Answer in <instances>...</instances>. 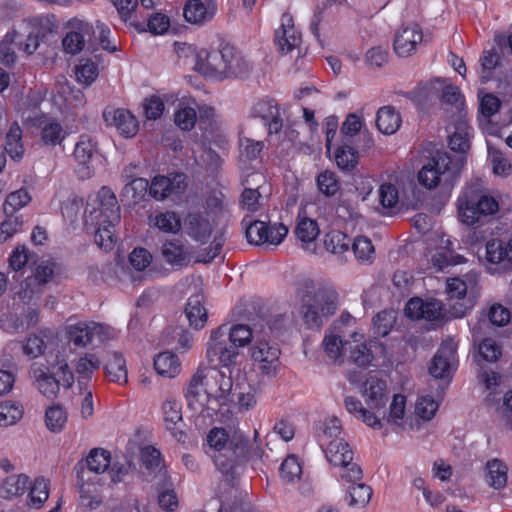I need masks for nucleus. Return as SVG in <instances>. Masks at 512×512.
<instances>
[{
	"instance_id": "f257e3e1",
	"label": "nucleus",
	"mask_w": 512,
	"mask_h": 512,
	"mask_svg": "<svg viewBox=\"0 0 512 512\" xmlns=\"http://www.w3.org/2000/svg\"><path fill=\"white\" fill-rule=\"evenodd\" d=\"M232 388L231 373L219 368H200L187 388L188 407L196 416L213 418L230 401Z\"/></svg>"
},
{
	"instance_id": "f03ea898",
	"label": "nucleus",
	"mask_w": 512,
	"mask_h": 512,
	"mask_svg": "<svg viewBox=\"0 0 512 512\" xmlns=\"http://www.w3.org/2000/svg\"><path fill=\"white\" fill-rule=\"evenodd\" d=\"M194 69L212 81L239 79L252 70L250 61L230 43H221L218 49L195 51Z\"/></svg>"
},
{
	"instance_id": "7ed1b4c3",
	"label": "nucleus",
	"mask_w": 512,
	"mask_h": 512,
	"mask_svg": "<svg viewBox=\"0 0 512 512\" xmlns=\"http://www.w3.org/2000/svg\"><path fill=\"white\" fill-rule=\"evenodd\" d=\"M206 453L213 459L217 469L231 481L249 453V442L241 433H228L224 428H213L207 435Z\"/></svg>"
},
{
	"instance_id": "20e7f679",
	"label": "nucleus",
	"mask_w": 512,
	"mask_h": 512,
	"mask_svg": "<svg viewBox=\"0 0 512 512\" xmlns=\"http://www.w3.org/2000/svg\"><path fill=\"white\" fill-rule=\"evenodd\" d=\"M53 28L54 24L48 16L40 15L22 20L0 43V63L10 66L15 62L16 55L11 43H15L27 55H32Z\"/></svg>"
},
{
	"instance_id": "39448f33",
	"label": "nucleus",
	"mask_w": 512,
	"mask_h": 512,
	"mask_svg": "<svg viewBox=\"0 0 512 512\" xmlns=\"http://www.w3.org/2000/svg\"><path fill=\"white\" fill-rule=\"evenodd\" d=\"M361 394L367 407H364L356 397L346 396L344 406L347 412L368 427L375 430L381 429L382 420L377 413L384 409L389 398L386 380L370 375L362 385Z\"/></svg>"
},
{
	"instance_id": "423d86ee",
	"label": "nucleus",
	"mask_w": 512,
	"mask_h": 512,
	"mask_svg": "<svg viewBox=\"0 0 512 512\" xmlns=\"http://www.w3.org/2000/svg\"><path fill=\"white\" fill-rule=\"evenodd\" d=\"M199 110V128L202 130L204 142L214 144L220 149L225 150L229 144L226 131L222 120L216 115L215 109L208 105H197L195 101L192 105L180 104L174 114L175 124L184 131H190L197 122V112Z\"/></svg>"
},
{
	"instance_id": "0eeeda50",
	"label": "nucleus",
	"mask_w": 512,
	"mask_h": 512,
	"mask_svg": "<svg viewBox=\"0 0 512 512\" xmlns=\"http://www.w3.org/2000/svg\"><path fill=\"white\" fill-rule=\"evenodd\" d=\"M459 221L469 227L482 224L499 211V202L486 193L479 180L467 184L457 198Z\"/></svg>"
},
{
	"instance_id": "6e6552de",
	"label": "nucleus",
	"mask_w": 512,
	"mask_h": 512,
	"mask_svg": "<svg viewBox=\"0 0 512 512\" xmlns=\"http://www.w3.org/2000/svg\"><path fill=\"white\" fill-rule=\"evenodd\" d=\"M336 309V293L330 289L317 288L303 294L299 313L308 328L318 329Z\"/></svg>"
},
{
	"instance_id": "1a4fd4ad",
	"label": "nucleus",
	"mask_w": 512,
	"mask_h": 512,
	"mask_svg": "<svg viewBox=\"0 0 512 512\" xmlns=\"http://www.w3.org/2000/svg\"><path fill=\"white\" fill-rule=\"evenodd\" d=\"M99 214L95 216L99 228L95 233L96 244L104 249H110L115 241L114 226L120 221V207L115 194L107 187L98 192Z\"/></svg>"
},
{
	"instance_id": "9d476101",
	"label": "nucleus",
	"mask_w": 512,
	"mask_h": 512,
	"mask_svg": "<svg viewBox=\"0 0 512 512\" xmlns=\"http://www.w3.org/2000/svg\"><path fill=\"white\" fill-rule=\"evenodd\" d=\"M339 355L333 357L326 355L333 362L342 363L345 359L359 368H368L373 365L377 343L366 338L362 332L349 333V337L342 339L337 345Z\"/></svg>"
},
{
	"instance_id": "9b49d317",
	"label": "nucleus",
	"mask_w": 512,
	"mask_h": 512,
	"mask_svg": "<svg viewBox=\"0 0 512 512\" xmlns=\"http://www.w3.org/2000/svg\"><path fill=\"white\" fill-rule=\"evenodd\" d=\"M459 172L458 165L446 152H437L418 172L420 185L434 189L441 183L450 184Z\"/></svg>"
},
{
	"instance_id": "f8f14e48",
	"label": "nucleus",
	"mask_w": 512,
	"mask_h": 512,
	"mask_svg": "<svg viewBox=\"0 0 512 512\" xmlns=\"http://www.w3.org/2000/svg\"><path fill=\"white\" fill-rule=\"evenodd\" d=\"M238 356V350L228 343L226 325H221L210 332L206 343V359L212 368L234 366Z\"/></svg>"
},
{
	"instance_id": "ddd939ff",
	"label": "nucleus",
	"mask_w": 512,
	"mask_h": 512,
	"mask_svg": "<svg viewBox=\"0 0 512 512\" xmlns=\"http://www.w3.org/2000/svg\"><path fill=\"white\" fill-rule=\"evenodd\" d=\"M288 234V228L282 223L267 224L255 220L246 227V238L255 245H279Z\"/></svg>"
},
{
	"instance_id": "4468645a",
	"label": "nucleus",
	"mask_w": 512,
	"mask_h": 512,
	"mask_svg": "<svg viewBox=\"0 0 512 512\" xmlns=\"http://www.w3.org/2000/svg\"><path fill=\"white\" fill-rule=\"evenodd\" d=\"M280 350L266 340L256 339L251 347V357L258 363L260 372L267 377L277 375L280 367Z\"/></svg>"
},
{
	"instance_id": "2eb2a0df",
	"label": "nucleus",
	"mask_w": 512,
	"mask_h": 512,
	"mask_svg": "<svg viewBox=\"0 0 512 512\" xmlns=\"http://www.w3.org/2000/svg\"><path fill=\"white\" fill-rule=\"evenodd\" d=\"M356 324V319L349 313H342L340 318L333 322L331 327L325 332L322 341V348L325 355L336 357L339 355L337 345L341 340L349 337V333L357 332L351 329Z\"/></svg>"
},
{
	"instance_id": "dca6fc26",
	"label": "nucleus",
	"mask_w": 512,
	"mask_h": 512,
	"mask_svg": "<svg viewBox=\"0 0 512 512\" xmlns=\"http://www.w3.org/2000/svg\"><path fill=\"white\" fill-rule=\"evenodd\" d=\"M457 343L449 338L442 342L429 367L430 374L439 379L451 376L457 367Z\"/></svg>"
},
{
	"instance_id": "f3484780",
	"label": "nucleus",
	"mask_w": 512,
	"mask_h": 512,
	"mask_svg": "<svg viewBox=\"0 0 512 512\" xmlns=\"http://www.w3.org/2000/svg\"><path fill=\"white\" fill-rule=\"evenodd\" d=\"M186 188V176L183 173L170 176L156 175L149 184V195L157 201H162L182 194Z\"/></svg>"
},
{
	"instance_id": "a211bd4d",
	"label": "nucleus",
	"mask_w": 512,
	"mask_h": 512,
	"mask_svg": "<svg viewBox=\"0 0 512 512\" xmlns=\"http://www.w3.org/2000/svg\"><path fill=\"white\" fill-rule=\"evenodd\" d=\"M29 377L33 386L46 398L57 397L60 384L55 375L50 371L49 366L43 362H33L29 368Z\"/></svg>"
},
{
	"instance_id": "6ab92c4d",
	"label": "nucleus",
	"mask_w": 512,
	"mask_h": 512,
	"mask_svg": "<svg viewBox=\"0 0 512 512\" xmlns=\"http://www.w3.org/2000/svg\"><path fill=\"white\" fill-rule=\"evenodd\" d=\"M219 223H213L211 217L203 214L200 210L190 211L184 218V229L193 240L204 244L212 234V231Z\"/></svg>"
},
{
	"instance_id": "aec40b11",
	"label": "nucleus",
	"mask_w": 512,
	"mask_h": 512,
	"mask_svg": "<svg viewBox=\"0 0 512 512\" xmlns=\"http://www.w3.org/2000/svg\"><path fill=\"white\" fill-rule=\"evenodd\" d=\"M294 234L297 241L301 243V247L305 250L310 249L320 235V226L317 220L308 215L305 206H301L298 209Z\"/></svg>"
},
{
	"instance_id": "412c9836",
	"label": "nucleus",
	"mask_w": 512,
	"mask_h": 512,
	"mask_svg": "<svg viewBox=\"0 0 512 512\" xmlns=\"http://www.w3.org/2000/svg\"><path fill=\"white\" fill-rule=\"evenodd\" d=\"M251 116L260 118L268 128V134H279L282 129V119L278 104L274 99L262 98L257 100L251 108Z\"/></svg>"
},
{
	"instance_id": "4be33fe9",
	"label": "nucleus",
	"mask_w": 512,
	"mask_h": 512,
	"mask_svg": "<svg viewBox=\"0 0 512 512\" xmlns=\"http://www.w3.org/2000/svg\"><path fill=\"white\" fill-rule=\"evenodd\" d=\"M302 42L301 33L295 28L292 16L285 13L281 24L275 31V43L282 54L299 49Z\"/></svg>"
},
{
	"instance_id": "5701e85b",
	"label": "nucleus",
	"mask_w": 512,
	"mask_h": 512,
	"mask_svg": "<svg viewBox=\"0 0 512 512\" xmlns=\"http://www.w3.org/2000/svg\"><path fill=\"white\" fill-rule=\"evenodd\" d=\"M405 314L411 319H424L430 322H439L443 316L440 302L435 299L424 301L418 297L407 302Z\"/></svg>"
},
{
	"instance_id": "b1692460",
	"label": "nucleus",
	"mask_w": 512,
	"mask_h": 512,
	"mask_svg": "<svg viewBox=\"0 0 512 512\" xmlns=\"http://www.w3.org/2000/svg\"><path fill=\"white\" fill-rule=\"evenodd\" d=\"M423 41V32L418 24H411L400 29L395 35L394 50L400 57L413 54Z\"/></svg>"
},
{
	"instance_id": "393cba45",
	"label": "nucleus",
	"mask_w": 512,
	"mask_h": 512,
	"mask_svg": "<svg viewBox=\"0 0 512 512\" xmlns=\"http://www.w3.org/2000/svg\"><path fill=\"white\" fill-rule=\"evenodd\" d=\"M103 118L107 125L115 127L126 138L135 136L138 131L135 116L126 109L107 108L103 112Z\"/></svg>"
},
{
	"instance_id": "a878e982",
	"label": "nucleus",
	"mask_w": 512,
	"mask_h": 512,
	"mask_svg": "<svg viewBox=\"0 0 512 512\" xmlns=\"http://www.w3.org/2000/svg\"><path fill=\"white\" fill-rule=\"evenodd\" d=\"M102 502L101 484L97 477L88 478L80 485L77 512H94Z\"/></svg>"
},
{
	"instance_id": "bb28decb",
	"label": "nucleus",
	"mask_w": 512,
	"mask_h": 512,
	"mask_svg": "<svg viewBox=\"0 0 512 512\" xmlns=\"http://www.w3.org/2000/svg\"><path fill=\"white\" fill-rule=\"evenodd\" d=\"M69 26L71 30L63 38L62 45L66 53L75 55L83 50L85 38L90 36L92 25L80 19H73Z\"/></svg>"
},
{
	"instance_id": "cd10ccee",
	"label": "nucleus",
	"mask_w": 512,
	"mask_h": 512,
	"mask_svg": "<svg viewBox=\"0 0 512 512\" xmlns=\"http://www.w3.org/2000/svg\"><path fill=\"white\" fill-rule=\"evenodd\" d=\"M96 143L89 135H81L74 149V157L78 163L77 174L81 179L90 178L93 169L90 160L95 152Z\"/></svg>"
},
{
	"instance_id": "c85d7f7f",
	"label": "nucleus",
	"mask_w": 512,
	"mask_h": 512,
	"mask_svg": "<svg viewBox=\"0 0 512 512\" xmlns=\"http://www.w3.org/2000/svg\"><path fill=\"white\" fill-rule=\"evenodd\" d=\"M216 14V5L211 0H188L183 8L185 20L194 25H204Z\"/></svg>"
},
{
	"instance_id": "c756f323",
	"label": "nucleus",
	"mask_w": 512,
	"mask_h": 512,
	"mask_svg": "<svg viewBox=\"0 0 512 512\" xmlns=\"http://www.w3.org/2000/svg\"><path fill=\"white\" fill-rule=\"evenodd\" d=\"M162 415L166 429L171 432L173 437L181 441L184 436L181 404L175 399H166L162 404Z\"/></svg>"
},
{
	"instance_id": "7c9ffc66",
	"label": "nucleus",
	"mask_w": 512,
	"mask_h": 512,
	"mask_svg": "<svg viewBox=\"0 0 512 512\" xmlns=\"http://www.w3.org/2000/svg\"><path fill=\"white\" fill-rule=\"evenodd\" d=\"M480 275L471 271L465 275V279L450 278L446 282V292L451 299H462L467 293L475 295L478 291Z\"/></svg>"
},
{
	"instance_id": "2f4dec72",
	"label": "nucleus",
	"mask_w": 512,
	"mask_h": 512,
	"mask_svg": "<svg viewBox=\"0 0 512 512\" xmlns=\"http://www.w3.org/2000/svg\"><path fill=\"white\" fill-rule=\"evenodd\" d=\"M432 265L439 271L448 266L463 263L464 257L453 253V242L449 237H441L440 246L431 258Z\"/></svg>"
},
{
	"instance_id": "473e14b6",
	"label": "nucleus",
	"mask_w": 512,
	"mask_h": 512,
	"mask_svg": "<svg viewBox=\"0 0 512 512\" xmlns=\"http://www.w3.org/2000/svg\"><path fill=\"white\" fill-rule=\"evenodd\" d=\"M161 254L164 261L173 267H183L190 262V253L180 240L166 241Z\"/></svg>"
},
{
	"instance_id": "72a5a7b5",
	"label": "nucleus",
	"mask_w": 512,
	"mask_h": 512,
	"mask_svg": "<svg viewBox=\"0 0 512 512\" xmlns=\"http://www.w3.org/2000/svg\"><path fill=\"white\" fill-rule=\"evenodd\" d=\"M184 313L190 327L195 330L202 329L208 320L207 310L203 303V296L200 294L190 296Z\"/></svg>"
},
{
	"instance_id": "f704fd0d",
	"label": "nucleus",
	"mask_w": 512,
	"mask_h": 512,
	"mask_svg": "<svg viewBox=\"0 0 512 512\" xmlns=\"http://www.w3.org/2000/svg\"><path fill=\"white\" fill-rule=\"evenodd\" d=\"M53 330L45 328L29 335L23 345V353L30 358H37L44 354L47 343L53 340Z\"/></svg>"
},
{
	"instance_id": "c9c22d12",
	"label": "nucleus",
	"mask_w": 512,
	"mask_h": 512,
	"mask_svg": "<svg viewBox=\"0 0 512 512\" xmlns=\"http://www.w3.org/2000/svg\"><path fill=\"white\" fill-rule=\"evenodd\" d=\"M30 485L31 482L27 475H10L0 483V497L5 499L19 497L27 491Z\"/></svg>"
},
{
	"instance_id": "e433bc0d",
	"label": "nucleus",
	"mask_w": 512,
	"mask_h": 512,
	"mask_svg": "<svg viewBox=\"0 0 512 512\" xmlns=\"http://www.w3.org/2000/svg\"><path fill=\"white\" fill-rule=\"evenodd\" d=\"M326 459L333 466H341L353 460V451L344 439H335L329 442L324 449Z\"/></svg>"
},
{
	"instance_id": "4c0bfd02",
	"label": "nucleus",
	"mask_w": 512,
	"mask_h": 512,
	"mask_svg": "<svg viewBox=\"0 0 512 512\" xmlns=\"http://www.w3.org/2000/svg\"><path fill=\"white\" fill-rule=\"evenodd\" d=\"M65 335L69 343L77 347H86L93 342L91 322L79 321L65 327Z\"/></svg>"
},
{
	"instance_id": "58836bf2",
	"label": "nucleus",
	"mask_w": 512,
	"mask_h": 512,
	"mask_svg": "<svg viewBox=\"0 0 512 512\" xmlns=\"http://www.w3.org/2000/svg\"><path fill=\"white\" fill-rule=\"evenodd\" d=\"M154 367L159 375L174 378L181 372V362L178 356L170 351L159 353L154 358Z\"/></svg>"
},
{
	"instance_id": "ea45409f",
	"label": "nucleus",
	"mask_w": 512,
	"mask_h": 512,
	"mask_svg": "<svg viewBox=\"0 0 512 512\" xmlns=\"http://www.w3.org/2000/svg\"><path fill=\"white\" fill-rule=\"evenodd\" d=\"M405 413L406 397L402 394H395L389 405L388 414L386 416L384 415L381 420L382 422L386 421L388 424H391L400 430H404L407 425V422L404 419Z\"/></svg>"
},
{
	"instance_id": "a19ab883",
	"label": "nucleus",
	"mask_w": 512,
	"mask_h": 512,
	"mask_svg": "<svg viewBox=\"0 0 512 512\" xmlns=\"http://www.w3.org/2000/svg\"><path fill=\"white\" fill-rule=\"evenodd\" d=\"M376 125L381 133L392 135L401 125L400 114L391 106L381 107L377 112Z\"/></svg>"
},
{
	"instance_id": "79ce46f5",
	"label": "nucleus",
	"mask_w": 512,
	"mask_h": 512,
	"mask_svg": "<svg viewBox=\"0 0 512 512\" xmlns=\"http://www.w3.org/2000/svg\"><path fill=\"white\" fill-rule=\"evenodd\" d=\"M149 222L164 233L176 234L181 229V219L176 212L166 211L149 216Z\"/></svg>"
},
{
	"instance_id": "37998d69",
	"label": "nucleus",
	"mask_w": 512,
	"mask_h": 512,
	"mask_svg": "<svg viewBox=\"0 0 512 512\" xmlns=\"http://www.w3.org/2000/svg\"><path fill=\"white\" fill-rule=\"evenodd\" d=\"M39 125L41 127V139L46 145L56 146L61 144L66 137L62 125L53 119L45 118Z\"/></svg>"
},
{
	"instance_id": "c03bdc74",
	"label": "nucleus",
	"mask_w": 512,
	"mask_h": 512,
	"mask_svg": "<svg viewBox=\"0 0 512 512\" xmlns=\"http://www.w3.org/2000/svg\"><path fill=\"white\" fill-rule=\"evenodd\" d=\"M107 377L110 381L120 385L128 381L126 361L119 353H113L105 365Z\"/></svg>"
},
{
	"instance_id": "a18cd8bd",
	"label": "nucleus",
	"mask_w": 512,
	"mask_h": 512,
	"mask_svg": "<svg viewBox=\"0 0 512 512\" xmlns=\"http://www.w3.org/2000/svg\"><path fill=\"white\" fill-rule=\"evenodd\" d=\"M226 332L227 340L237 350L248 346L255 339L251 328L245 324L226 325Z\"/></svg>"
},
{
	"instance_id": "49530a36",
	"label": "nucleus",
	"mask_w": 512,
	"mask_h": 512,
	"mask_svg": "<svg viewBox=\"0 0 512 512\" xmlns=\"http://www.w3.org/2000/svg\"><path fill=\"white\" fill-rule=\"evenodd\" d=\"M68 414L66 409L60 404L49 406L45 412V424L52 433H60L66 426Z\"/></svg>"
},
{
	"instance_id": "de8ad7c7",
	"label": "nucleus",
	"mask_w": 512,
	"mask_h": 512,
	"mask_svg": "<svg viewBox=\"0 0 512 512\" xmlns=\"http://www.w3.org/2000/svg\"><path fill=\"white\" fill-rule=\"evenodd\" d=\"M471 128L461 118L457 122L454 133L449 137V146L456 152H466L470 147Z\"/></svg>"
},
{
	"instance_id": "09e8293b",
	"label": "nucleus",
	"mask_w": 512,
	"mask_h": 512,
	"mask_svg": "<svg viewBox=\"0 0 512 512\" xmlns=\"http://www.w3.org/2000/svg\"><path fill=\"white\" fill-rule=\"evenodd\" d=\"M5 151L13 160L23 157L22 130L17 123H13L6 134Z\"/></svg>"
},
{
	"instance_id": "8fccbe9b",
	"label": "nucleus",
	"mask_w": 512,
	"mask_h": 512,
	"mask_svg": "<svg viewBox=\"0 0 512 512\" xmlns=\"http://www.w3.org/2000/svg\"><path fill=\"white\" fill-rule=\"evenodd\" d=\"M149 193V182L142 177L127 181L123 187L122 195L133 204L139 203Z\"/></svg>"
},
{
	"instance_id": "3c124183",
	"label": "nucleus",
	"mask_w": 512,
	"mask_h": 512,
	"mask_svg": "<svg viewBox=\"0 0 512 512\" xmlns=\"http://www.w3.org/2000/svg\"><path fill=\"white\" fill-rule=\"evenodd\" d=\"M76 79L84 85H91L99 76V64L92 58H81L75 69Z\"/></svg>"
},
{
	"instance_id": "603ef678",
	"label": "nucleus",
	"mask_w": 512,
	"mask_h": 512,
	"mask_svg": "<svg viewBox=\"0 0 512 512\" xmlns=\"http://www.w3.org/2000/svg\"><path fill=\"white\" fill-rule=\"evenodd\" d=\"M486 481L495 489L503 488L507 483V467L498 459H492L486 464Z\"/></svg>"
},
{
	"instance_id": "864d4df0",
	"label": "nucleus",
	"mask_w": 512,
	"mask_h": 512,
	"mask_svg": "<svg viewBox=\"0 0 512 512\" xmlns=\"http://www.w3.org/2000/svg\"><path fill=\"white\" fill-rule=\"evenodd\" d=\"M358 159V151L349 145H341L334 152L335 163L342 171L350 172L354 170L358 164Z\"/></svg>"
},
{
	"instance_id": "5fc2aeb1",
	"label": "nucleus",
	"mask_w": 512,
	"mask_h": 512,
	"mask_svg": "<svg viewBox=\"0 0 512 512\" xmlns=\"http://www.w3.org/2000/svg\"><path fill=\"white\" fill-rule=\"evenodd\" d=\"M499 54L495 48L484 50L479 59L480 69L478 71L482 83H486L493 78L494 70L499 64Z\"/></svg>"
},
{
	"instance_id": "6e6d98bb",
	"label": "nucleus",
	"mask_w": 512,
	"mask_h": 512,
	"mask_svg": "<svg viewBox=\"0 0 512 512\" xmlns=\"http://www.w3.org/2000/svg\"><path fill=\"white\" fill-rule=\"evenodd\" d=\"M439 408V402L430 395H421L414 405V414L424 422L432 420Z\"/></svg>"
},
{
	"instance_id": "4d7b16f0",
	"label": "nucleus",
	"mask_w": 512,
	"mask_h": 512,
	"mask_svg": "<svg viewBox=\"0 0 512 512\" xmlns=\"http://www.w3.org/2000/svg\"><path fill=\"white\" fill-rule=\"evenodd\" d=\"M101 362L93 353H85L79 357L75 364V371L79 380H89L94 372L100 368Z\"/></svg>"
},
{
	"instance_id": "13d9d810",
	"label": "nucleus",
	"mask_w": 512,
	"mask_h": 512,
	"mask_svg": "<svg viewBox=\"0 0 512 512\" xmlns=\"http://www.w3.org/2000/svg\"><path fill=\"white\" fill-rule=\"evenodd\" d=\"M49 497V483L43 477L35 479L28 494V505L33 508H40Z\"/></svg>"
},
{
	"instance_id": "bf43d9fd",
	"label": "nucleus",
	"mask_w": 512,
	"mask_h": 512,
	"mask_svg": "<svg viewBox=\"0 0 512 512\" xmlns=\"http://www.w3.org/2000/svg\"><path fill=\"white\" fill-rule=\"evenodd\" d=\"M86 462L91 472L104 473L111 464L110 452L102 448H94L89 452Z\"/></svg>"
},
{
	"instance_id": "052dcab7",
	"label": "nucleus",
	"mask_w": 512,
	"mask_h": 512,
	"mask_svg": "<svg viewBox=\"0 0 512 512\" xmlns=\"http://www.w3.org/2000/svg\"><path fill=\"white\" fill-rule=\"evenodd\" d=\"M258 402V390L252 385L238 386L237 409L239 412H247L256 407Z\"/></svg>"
},
{
	"instance_id": "680f3d73",
	"label": "nucleus",
	"mask_w": 512,
	"mask_h": 512,
	"mask_svg": "<svg viewBox=\"0 0 512 512\" xmlns=\"http://www.w3.org/2000/svg\"><path fill=\"white\" fill-rule=\"evenodd\" d=\"M324 245L327 251L333 254H342L348 251L350 240L345 233L332 230L325 235Z\"/></svg>"
},
{
	"instance_id": "e2e57ef3",
	"label": "nucleus",
	"mask_w": 512,
	"mask_h": 512,
	"mask_svg": "<svg viewBox=\"0 0 512 512\" xmlns=\"http://www.w3.org/2000/svg\"><path fill=\"white\" fill-rule=\"evenodd\" d=\"M23 416V408L13 401H4L0 404V426L14 425Z\"/></svg>"
},
{
	"instance_id": "0e129e2a",
	"label": "nucleus",
	"mask_w": 512,
	"mask_h": 512,
	"mask_svg": "<svg viewBox=\"0 0 512 512\" xmlns=\"http://www.w3.org/2000/svg\"><path fill=\"white\" fill-rule=\"evenodd\" d=\"M318 190L327 197L335 196L340 189V182L336 174L332 171L325 170L316 178Z\"/></svg>"
},
{
	"instance_id": "69168bd1",
	"label": "nucleus",
	"mask_w": 512,
	"mask_h": 512,
	"mask_svg": "<svg viewBox=\"0 0 512 512\" xmlns=\"http://www.w3.org/2000/svg\"><path fill=\"white\" fill-rule=\"evenodd\" d=\"M441 99L443 103L449 104L454 109L455 113L462 117L465 109V100L460 89L454 85H446L443 88Z\"/></svg>"
},
{
	"instance_id": "338daca9",
	"label": "nucleus",
	"mask_w": 512,
	"mask_h": 512,
	"mask_svg": "<svg viewBox=\"0 0 512 512\" xmlns=\"http://www.w3.org/2000/svg\"><path fill=\"white\" fill-rule=\"evenodd\" d=\"M352 251L358 261L372 262L375 256L374 246L371 240L365 236H358L352 243Z\"/></svg>"
},
{
	"instance_id": "774afa93",
	"label": "nucleus",
	"mask_w": 512,
	"mask_h": 512,
	"mask_svg": "<svg viewBox=\"0 0 512 512\" xmlns=\"http://www.w3.org/2000/svg\"><path fill=\"white\" fill-rule=\"evenodd\" d=\"M31 200L30 195L25 189H19L10 193L3 205V210L6 215L14 214L19 209L23 208Z\"/></svg>"
}]
</instances>
